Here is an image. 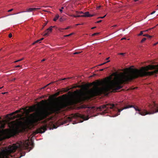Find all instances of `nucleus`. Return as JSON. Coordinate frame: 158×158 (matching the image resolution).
<instances>
[{
    "mask_svg": "<svg viewBox=\"0 0 158 158\" xmlns=\"http://www.w3.org/2000/svg\"><path fill=\"white\" fill-rule=\"evenodd\" d=\"M40 40H38L36 41H35V42H34L33 44H32V45H34L36 43H40Z\"/></svg>",
    "mask_w": 158,
    "mask_h": 158,
    "instance_id": "f3484780",
    "label": "nucleus"
},
{
    "mask_svg": "<svg viewBox=\"0 0 158 158\" xmlns=\"http://www.w3.org/2000/svg\"><path fill=\"white\" fill-rule=\"evenodd\" d=\"M143 31H141L140 32V33L138 35V36H139L142 35L143 34Z\"/></svg>",
    "mask_w": 158,
    "mask_h": 158,
    "instance_id": "393cba45",
    "label": "nucleus"
},
{
    "mask_svg": "<svg viewBox=\"0 0 158 158\" xmlns=\"http://www.w3.org/2000/svg\"><path fill=\"white\" fill-rule=\"evenodd\" d=\"M48 127V126L47 124L42 126L37 129V131L38 133H43L47 130Z\"/></svg>",
    "mask_w": 158,
    "mask_h": 158,
    "instance_id": "0eeeda50",
    "label": "nucleus"
},
{
    "mask_svg": "<svg viewBox=\"0 0 158 158\" xmlns=\"http://www.w3.org/2000/svg\"><path fill=\"white\" fill-rule=\"evenodd\" d=\"M46 102L44 100H42L40 102V103L42 105H44V104H45Z\"/></svg>",
    "mask_w": 158,
    "mask_h": 158,
    "instance_id": "dca6fc26",
    "label": "nucleus"
},
{
    "mask_svg": "<svg viewBox=\"0 0 158 158\" xmlns=\"http://www.w3.org/2000/svg\"><path fill=\"white\" fill-rule=\"evenodd\" d=\"M36 108L35 106L31 107L29 108V110L30 112H34L36 110Z\"/></svg>",
    "mask_w": 158,
    "mask_h": 158,
    "instance_id": "9b49d317",
    "label": "nucleus"
},
{
    "mask_svg": "<svg viewBox=\"0 0 158 158\" xmlns=\"http://www.w3.org/2000/svg\"><path fill=\"white\" fill-rule=\"evenodd\" d=\"M155 27H152V28H150V29H148V30H145V31H143V32H146V31H148L149 30H151V29H153V28H155Z\"/></svg>",
    "mask_w": 158,
    "mask_h": 158,
    "instance_id": "412c9836",
    "label": "nucleus"
},
{
    "mask_svg": "<svg viewBox=\"0 0 158 158\" xmlns=\"http://www.w3.org/2000/svg\"><path fill=\"white\" fill-rule=\"evenodd\" d=\"M77 116L82 118L84 120H87L89 118L88 116H85L83 114H77Z\"/></svg>",
    "mask_w": 158,
    "mask_h": 158,
    "instance_id": "9d476101",
    "label": "nucleus"
},
{
    "mask_svg": "<svg viewBox=\"0 0 158 158\" xmlns=\"http://www.w3.org/2000/svg\"><path fill=\"white\" fill-rule=\"evenodd\" d=\"M157 6H158V5H157Z\"/></svg>",
    "mask_w": 158,
    "mask_h": 158,
    "instance_id": "bf43d9fd",
    "label": "nucleus"
},
{
    "mask_svg": "<svg viewBox=\"0 0 158 158\" xmlns=\"http://www.w3.org/2000/svg\"><path fill=\"white\" fill-rule=\"evenodd\" d=\"M155 12H156L155 11H153V12H152L150 14L151 15H153V14H154L155 13Z\"/></svg>",
    "mask_w": 158,
    "mask_h": 158,
    "instance_id": "72a5a7b5",
    "label": "nucleus"
},
{
    "mask_svg": "<svg viewBox=\"0 0 158 158\" xmlns=\"http://www.w3.org/2000/svg\"><path fill=\"white\" fill-rule=\"evenodd\" d=\"M138 0H134V1H135V2H136V1H137Z\"/></svg>",
    "mask_w": 158,
    "mask_h": 158,
    "instance_id": "5fc2aeb1",
    "label": "nucleus"
},
{
    "mask_svg": "<svg viewBox=\"0 0 158 158\" xmlns=\"http://www.w3.org/2000/svg\"><path fill=\"white\" fill-rule=\"evenodd\" d=\"M47 24V23H44V26H45L46 25V24Z\"/></svg>",
    "mask_w": 158,
    "mask_h": 158,
    "instance_id": "de8ad7c7",
    "label": "nucleus"
},
{
    "mask_svg": "<svg viewBox=\"0 0 158 158\" xmlns=\"http://www.w3.org/2000/svg\"><path fill=\"white\" fill-rule=\"evenodd\" d=\"M70 27H71L70 26H68L66 28H62V29H62V30H67V29H68L69 28H70Z\"/></svg>",
    "mask_w": 158,
    "mask_h": 158,
    "instance_id": "6ab92c4d",
    "label": "nucleus"
},
{
    "mask_svg": "<svg viewBox=\"0 0 158 158\" xmlns=\"http://www.w3.org/2000/svg\"><path fill=\"white\" fill-rule=\"evenodd\" d=\"M55 27V26H51L48 28L45 31L44 36H48L49 34L52 31V28Z\"/></svg>",
    "mask_w": 158,
    "mask_h": 158,
    "instance_id": "1a4fd4ad",
    "label": "nucleus"
},
{
    "mask_svg": "<svg viewBox=\"0 0 158 158\" xmlns=\"http://www.w3.org/2000/svg\"><path fill=\"white\" fill-rule=\"evenodd\" d=\"M152 37V36H151V35H148V37L149 38L151 39V38Z\"/></svg>",
    "mask_w": 158,
    "mask_h": 158,
    "instance_id": "473e14b6",
    "label": "nucleus"
},
{
    "mask_svg": "<svg viewBox=\"0 0 158 158\" xmlns=\"http://www.w3.org/2000/svg\"><path fill=\"white\" fill-rule=\"evenodd\" d=\"M148 34H145V35H143V36H146V37H148Z\"/></svg>",
    "mask_w": 158,
    "mask_h": 158,
    "instance_id": "7c9ffc66",
    "label": "nucleus"
},
{
    "mask_svg": "<svg viewBox=\"0 0 158 158\" xmlns=\"http://www.w3.org/2000/svg\"><path fill=\"white\" fill-rule=\"evenodd\" d=\"M89 12H87L85 13V15H81V16H82V17H89Z\"/></svg>",
    "mask_w": 158,
    "mask_h": 158,
    "instance_id": "ddd939ff",
    "label": "nucleus"
},
{
    "mask_svg": "<svg viewBox=\"0 0 158 158\" xmlns=\"http://www.w3.org/2000/svg\"><path fill=\"white\" fill-rule=\"evenodd\" d=\"M109 58H110V57H108V58H107L106 59V60H109Z\"/></svg>",
    "mask_w": 158,
    "mask_h": 158,
    "instance_id": "49530a36",
    "label": "nucleus"
},
{
    "mask_svg": "<svg viewBox=\"0 0 158 158\" xmlns=\"http://www.w3.org/2000/svg\"><path fill=\"white\" fill-rule=\"evenodd\" d=\"M110 61V60H109V61H107V62H104V63H102V64H100V65H99L101 66V65H103V64H105L106 63H107L108 62H109Z\"/></svg>",
    "mask_w": 158,
    "mask_h": 158,
    "instance_id": "a878e982",
    "label": "nucleus"
},
{
    "mask_svg": "<svg viewBox=\"0 0 158 158\" xmlns=\"http://www.w3.org/2000/svg\"><path fill=\"white\" fill-rule=\"evenodd\" d=\"M47 86V85H46V86H45L44 87H43V88H42V89H44V88H45V87H46Z\"/></svg>",
    "mask_w": 158,
    "mask_h": 158,
    "instance_id": "09e8293b",
    "label": "nucleus"
},
{
    "mask_svg": "<svg viewBox=\"0 0 158 158\" xmlns=\"http://www.w3.org/2000/svg\"><path fill=\"white\" fill-rule=\"evenodd\" d=\"M7 93V92H5V93H2L3 94H6Z\"/></svg>",
    "mask_w": 158,
    "mask_h": 158,
    "instance_id": "864d4df0",
    "label": "nucleus"
},
{
    "mask_svg": "<svg viewBox=\"0 0 158 158\" xmlns=\"http://www.w3.org/2000/svg\"><path fill=\"white\" fill-rule=\"evenodd\" d=\"M23 59H24V58H23L20 59H19V60H16V61H15V62H17L23 60Z\"/></svg>",
    "mask_w": 158,
    "mask_h": 158,
    "instance_id": "aec40b11",
    "label": "nucleus"
},
{
    "mask_svg": "<svg viewBox=\"0 0 158 158\" xmlns=\"http://www.w3.org/2000/svg\"><path fill=\"white\" fill-rule=\"evenodd\" d=\"M126 72L122 73L116 77L114 81H111L105 88L96 86L95 88L89 90L85 95V98L90 99L95 96L102 94L104 90H111L113 92L121 89L122 84L128 83L132 80L139 77L150 76L158 73V65H149L143 67L140 69H126Z\"/></svg>",
    "mask_w": 158,
    "mask_h": 158,
    "instance_id": "f257e3e1",
    "label": "nucleus"
},
{
    "mask_svg": "<svg viewBox=\"0 0 158 158\" xmlns=\"http://www.w3.org/2000/svg\"><path fill=\"white\" fill-rule=\"evenodd\" d=\"M158 42H157V43H156V44H154V45H156V44H158Z\"/></svg>",
    "mask_w": 158,
    "mask_h": 158,
    "instance_id": "3c124183",
    "label": "nucleus"
},
{
    "mask_svg": "<svg viewBox=\"0 0 158 158\" xmlns=\"http://www.w3.org/2000/svg\"><path fill=\"white\" fill-rule=\"evenodd\" d=\"M115 107L114 104H107L103 105L98 107H95L94 106L87 107L86 106H83V108H89L90 109H94V110L102 111V114H104L106 113H108L111 112V110H113Z\"/></svg>",
    "mask_w": 158,
    "mask_h": 158,
    "instance_id": "39448f33",
    "label": "nucleus"
},
{
    "mask_svg": "<svg viewBox=\"0 0 158 158\" xmlns=\"http://www.w3.org/2000/svg\"><path fill=\"white\" fill-rule=\"evenodd\" d=\"M94 15H89V17H92Z\"/></svg>",
    "mask_w": 158,
    "mask_h": 158,
    "instance_id": "c9c22d12",
    "label": "nucleus"
},
{
    "mask_svg": "<svg viewBox=\"0 0 158 158\" xmlns=\"http://www.w3.org/2000/svg\"><path fill=\"white\" fill-rule=\"evenodd\" d=\"M66 79V78H64L63 79H62V80H65Z\"/></svg>",
    "mask_w": 158,
    "mask_h": 158,
    "instance_id": "6e6d98bb",
    "label": "nucleus"
},
{
    "mask_svg": "<svg viewBox=\"0 0 158 158\" xmlns=\"http://www.w3.org/2000/svg\"><path fill=\"white\" fill-rule=\"evenodd\" d=\"M13 10V9H11L8 10V12H11V11H12Z\"/></svg>",
    "mask_w": 158,
    "mask_h": 158,
    "instance_id": "2f4dec72",
    "label": "nucleus"
},
{
    "mask_svg": "<svg viewBox=\"0 0 158 158\" xmlns=\"http://www.w3.org/2000/svg\"><path fill=\"white\" fill-rule=\"evenodd\" d=\"M0 134L4 139L9 138L12 135V131L8 129H6L1 131L0 132Z\"/></svg>",
    "mask_w": 158,
    "mask_h": 158,
    "instance_id": "423d86ee",
    "label": "nucleus"
},
{
    "mask_svg": "<svg viewBox=\"0 0 158 158\" xmlns=\"http://www.w3.org/2000/svg\"><path fill=\"white\" fill-rule=\"evenodd\" d=\"M119 55H124V53H120L119 54Z\"/></svg>",
    "mask_w": 158,
    "mask_h": 158,
    "instance_id": "58836bf2",
    "label": "nucleus"
},
{
    "mask_svg": "<svg viewBox=\"0 0 158 158\" xmlns=\"http://www.w3.org/2000/svg\"><path fill=\"white\" fill-rule=\"evenodd\" d=\"M79 25V24H76V26H77V25Z\"/></svg>",
    "mask_w": 158,
    "mask_h": 158,
    "instance_id": "603ef678",
    "label": "nucleus"
},
{
    "mask_svg": "<svg viewBox=\"0 0 158 158\" xmlns=\"http://www.w3.org/2000/svg\"><path fill=\"white\" fill-rule=\"evenodd\" d=\"M106 15H105L103 17H98V19H99V18H101V19H103L104 18V17H106Z\"/></svg>",
    "mask_w": 158,
    "mask_h": 158,
    "instance_id": "c85d7f7f",
    "label": "nucleus"
},
{
    "mask_svg": "<svg viewBox=\"0 0 158 158\" xmlns=\"http://www.w3.org/2000/svg\"><path fill=\"white\" fill-rule=\"evenodd\" d=\"M126 38H122V39H121V40H123V39H125Z\"/></svg>",
    "mask_w": 158,
    "mask_h": 158,
    "instance_id": "a18cd8bd",
    "label": "nucleus"
},
{
    "mask_svg": "<svg viewBox=\"0 0 158 158\" xmlns=\"http://www.w3.org/2000/svg\"><path fill=\"white\" fill-rule=\"evenodd\" d=\"M30 143L29 140L24 142L19 141L12 146H9L7 148L0 149V158H10L12 157L11 153L14 152L16 149L21 151L23 149H27L29 146Z\"/></svg>",
    "mask_w": 158,
    "mask_h": 158,
    "instance_id": "7ed1b4c3",
    "label": "nucleus"
},
{
    "mask_svg": "<svg viewBox=\"0 0 158 158\" xmlns=\"http://www.w3.org/2000/svg\"><path fill=\"white\" fill-rule=\"evenodd\" d=\"M21 110H17L11 113L10 114V115L11 116H13L14 114H17L18 113H19L21 112Z\"/></svg>",
    "mask_w": 158,
    "mask_h": 158,
    "instance_id": "f8f14e48",
    "label": "nucleus"
},
{
    "mask_svg": "<svg viewBox=\"0 0 158 158\" xmlns=\"http://www.w3.org/2000/svg\"><path fill=\"white\" fill-rule=\"evenodd\" d=\"M18 115H19H19H19V114H18Z\"/></svg>",
    "mask_w": 158,
    "mask_h": 158,
    "instance_id": "4d7b16f0",
    "label": "nucleus"
},
{
    "mask_svg": "<svg viewBox=\"0 0 158 158\" xmlns=\"http://www.w3.org/2000/svg\"><path fill=\"white\" fill-rule=\"evenodd\" d=\"M102 21V20H100L97 22V23H100Z\"/></svg>",
    "mask_w": 158,
    "mask_h": 158,
    "instance_id": "4c0bfd02",
    "label": "nucleus"
},
{
    "mask_svg": "<svg viewBox=\"0 0 158 158\" xmlns=\"http://www.w3.org/2000/svg\"><path fill=\"white\" fill-rule=\"evenodd\" d=\"M96 27H92V28H91V29H94V28H95Z\"/></svg>",
    "mask_w": 158,
    "mask_h": 158,
    "instance_id": "37998d69",
    "label": "nucleus"
},
{
    "mask_svg": "<svg viewBox=\"0 0 158 158\" xmlns=\"http://www.w3.org/2000/svg\"><path fill=\"white\" fill-rule=\"evenodd\" d=\"M8 36L9 38H10L12 37V35L11 33H10L9 34Z\"/></svg>",
    "mask_w": 158,
    "mask_h": 158,
    "instance_id": "bb28decb",
    "label": "nucleus"
},
{
    "mask_svg": "<svg viewBox=\"0 0 158 158\" xmlns=\"http://www.w3.org/2000/svg\"><path fill=\"white\" fill-rule=\"evenodd\" d=\"M133 107L136 111V113L142 116H145L147 114H153L155 113L158 112V105L153 102L152 104H150L148 105V109L149 111H148L146 109H141L139 108L138 107L136 106H135L133 105H129L126 106L120 109H116L118 113V115L120 114V113L123 110L127 109L129 108Z\"/></svg>",
    "mask_w": 158,
    "mask_h": 158,
    "instance_id": "20e7f679",
    "label": "nucleus"
},
{
    "mask_svg": "<svg viewBox=\"0 0 158 158\" xmlns=\"http://www.w3.org/2000/svg\"><path fill=\"white\" fill-rule=\"evenodd\" d=\"M117 26V25H114L113 27H116Z\"/></svg>",
    "mask_w": 158,
    "mask_h": 158,
    "instance_id": "79ce46f5",
    "label": "nucleus"
},
{
    "mask_svg": "<svg viewBox=\"0 0 158 158\" xmlns=\"http://www.w3.org/2000/svg\"><path fill=\"white\" fill-rule=\"evenodd\" d=\"M43 39H44V38H42L39 40H40V41L41 40H43Z\"/></svg>",
    "mask_w": 158,
    "mask_h": 158,
    "instance_id": "ea45409f",
    "label": "nucleus"
},
{
    "mask_svg": "<svg viewBox=\"0 0 158 158\" xmlns=\"http://www.w3.org/2000/svg\"><path fill=\"white\" fill-rule=\"evenodd\" d=\"M146 40V38H143L141 40V42L143 43Z\"/></svg>",
    "mask_w": 158,
    "mask_h": 158,
    "instance_id": "4be33fe9",
    "label": "nucleus"
},
{
    "mask_svg": "<svg viewBox=\"0 0 158 158\" xmlns=\"http://www.w3.org/2000/svg\"><path fill=\"white\" fill-rule=\"evenodd\" d=\"M71 16H73L74 17H82L81 15H71Z\"/></svg>",
    "mask_w": 158,
    "mask_h": 158,
    "instance_id": "2eb2a0df",
    "label": "nucleus"
},
{
    "mask_svg": "<svg viewBox=\"0 0 158 158\" xmlns=\"http://www.w3.org/2000/svg\"><path fill=\"white\" fill-rule=\"evenodd\" d=\"M21 67V65H18L16 66H15V68L19 67Z\"/></svg>",
    "mask_w": 158,
    "mask_h": 158,
    "instance_id": "f704fd0d",
    "label": "nucleus"
},
{
    "mask_svg": "<svg viewBox=\"0 0 158 158\" xmlns=\"http://www.w3.org/2000/svg\"><path fill=\"white\" fill-rule=\"evenodd\" d=\"M45 59H43L42 60H41V62L44 61H45Z\"/></svg>",
    "mask_w": 158,
    "mask_h": 158,
    "instance_id": "a19ab883",
    "label": "nucleus"
},
{
    "mask_svg": "<svg viewBox=\"0 0 158 158\" xmlns=\"http://www.w3.org/2000/svg\"><path fill=\"white\" fill-rule=\"evenodd\" d=\"M80 53H81V52H75L74 53H73V54H74V55L77 54H78Z\"/></svg>",
    "mask_w": 158,
    "mask_h": 158,
    "instance_id": "c756f323",
    "label": "nucleus"
},
{
    "mask_svg": "<svg viewBox=\"0 0 158 158\" xmlns=\"http://www.w3.org/2000/svg\"><path fill=\"white\" fill-rule=\"evenodd\" d=\"M59 17V15L58 14H56L55 18H54L53 20L54 21H56Z\"/></svg>",
    "mask_w": 158,
    "mask_h": 158,
    "instance_id": "4468645a",
    "label": "nucleus"
},
{
    "mask_svg": "<svg viewBox=\"0 0 158 158\" xmlns=\"http://www.w3.org/2000/svg\"><path fill=\"white\" fill-rule=\"evenodd\" d=\"M60 21H63V19L62 18H61L60 19Z\"/></svg>",
    "mask_w": 158,
    "mask_h": 158,
    "instance_id": "e433bc0d",
    "label": "nucleus"
},
{
    "mask_svg": "<svg viewBox=\"0 0 158 158\" xmlns=\"http://www.w3.org/2000/svg\"><path fill=\"white\" fill-rule=\"evenodd\" d=\"M76 13L77 14H81L83 13V12L82 11H76Z\"/></svg>",
    "mask_w": 158,
    "mask_h": 158,
    "instance_id": "b1692460",
    "label": "nucleus"
},
{
    "mask_svg": "<svg viewBox=\"0 0 158 158\" xmlns=\"http://www.w3.org/2000/svg\"><path fill=\"white\" fill-rule=\"evenodd\" d=\"M17 117V116H14V118H15Z\"/></svg>",
    "mask_w": 158,
    "mask_h": 158,
    "instance_id": "8fccbe9b",
    "label": "nucleus"
},
{
    "mask_svg": "<svg viewBox=\"0 0 158 158\" xmlns=\"http://www.w3.org/2000/svg\"><path fill=\"white\" fill-rule=\"evenodd\" d=\"M73 34V33H71V34H69V35H65V36H66V37H68V36H70L72 35Z\"/></svg>",
    "mask_w": 158,
    "mask_h": 158,
    "instance_id": "cd10ccee",
    "label": "nucleus"
},
{
    "mask_svg": "<svg viewBox=\"0 0 158 158\" xmlns=\"http://www.w3.org/2000/svg\"><path fill=\"white\" fill-rule=\"evenodd\" d=\"M64 9V7H61V9H60L59 10H60V12L61 13H62V12H63V10H63V9Z\"/></svg>",
    "mask_w": 158,
    "mask_h": 158,
    "instance_id": "5701e85b",
    "label": "nucleus"
},
{
    "mask_svg": "<svg viewBox=\"0 0 158 158\" xmlns=\"http://www.w3.org/2000/svg\"><path fill=\"white\" fill-rule=\"evenodd\" d=\"M99 34V33H98V32L96 33H94L92 35V36H95V35H98Z\"/></svg>",
    "mask_w": 158,
    "mask_h": 158,
    "instance_id": "a211bd4d",
    "label": "nucleus"
},
{
    "mask_svg": "<svg viewBox=\"0 0 158 158\" xmlns=\"http://www.w3.org/2000/svg\"><path fill=\"white\" fill-rule=\"evenodd\" d=\"M49 84H48L47 85H49Z\"/></svg>",
    "mask_w": 158,
    "mask_h": 158,
    "instance_id": "13d9d810",
    "label": "nucleus"
},
{
    "mask_svg": "<svg viewBox=\"0 0 158 158\" xmlns=\"http://www.w3.org/2000/svg\"><path fill=\"white\" fill-rule=\"evenodd\" d=\"M39 9H40L39 8H27L26 9L25 11H22L21 12H19L17 13L16 14H14L13 15H15L16 14H19V13H22V12H32L33 11L36 10H38Z\"/></svg>",
    "mask_w": 158,
    "mask_h": 158,
    "instance_id": "6e6552de",
    "label": "nucleus"
},
{
    "mask_svg": "<svg viewBox=\"0 0 158 158\" xmlns=\"http://www.w3.org/2000/svg\"><path fill=\"white\" fill-rule=\"evenodd\" d=\"M70 103L69 101H64L54 104L51 106L38 111L36 117L38 121H40L46 118L50 114L59 112L61 109L68 106Z\"/></svg>",
    "mask_w": 158,
    "mask_h": 158,
    "instance_id": "f03ea898",
    "label": "nucleus"
},
{
    "mask_svg": "<svg viewBox=\"0 0 158 158\" xmlns=\"http://www.w3.org/2000/svg\"><path fill=\"white\" fill-rule=\"evenodd\" d=\"M104 69H100V71H103L104 70Z\"/></svg>",
    "mask_w": 158,
    "mask_h": 158,
    "instance_id": "c03bdc74",
    "label": "nucleus"
}]
</instances>
